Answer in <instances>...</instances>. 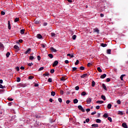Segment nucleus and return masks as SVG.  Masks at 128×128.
Wrapping results in <instances>:
<instances>
[{
	"label": "nucleus",
	"instance_id": "nucleus-1",
	"mask_svg": "<svg viewBox=\"0 0 128 128\" xmlns=\"http://www.w3.org/2000/svg\"><path fill=\"white\" fill-rule=\"evenodd\" d=\"M94 32H96V34H100V30H98V28H96L94 29Z\"/></svg>",
	"mask_w": 128,
	"mask_h": 128
},
{
	"label": "nucleus",
	"instance_id": "nucleus-2",
	"mask_svg": "<svg viewBox=\"0 0 128 128\" xmlns=\"http://www.w3.org/2000/svg\"><path fill=\"white\" fill-rule=\"evenodd\" d=\"M86 102L88 104H90L92 102V98H88L86 100Z\"/></svg>",
	"mask_w": 128,
	"mask_h": 128
},
{
	"label": "nucleus",
	"instance_id": "nucleus-3",
	"mask_svg": "<svg viewBox=\"0 0 128 128\" xmlns=\"http://www.w3.org/2000/svg\"><path fill=\"white\" fill-rule=\"evenodd\" d=\"M78 108H79V110H82V112H84V108H82V106H78Z\"/></svg>",
	"mask_w": 128,
	"mask_h": 128
},
{
	"label": "nucleus",
	"instance_id": "nucleus-4",
	"mask_svg": "<svg viewBox=\"0 0 128 128\" xmlns=\"http://www.w3.org/2000/svg\"><path fill=\"white\" fill-rule=\"evenodd\" d=\"M58 60H56L52 64V66H58Z\"/></svg>",
	"mask_w": 128,
	"mask_h": 128
},
{
	"label": "nucleus",
	"instance_id": "nucleus-5",
	"mask_svg": "<svg viewBox=\"0 0 128 128\" xmlns=\"http://www.w3.org/2000/svg\"><path fill=\"white\" fill-rule=\"evenodd\" d=\"M51 52H56V50L53 47L50 48Z\"/></svg>",
	"mask_w": 128,
	"mask_h": 128
},
{
	"label": "nucleus",
	"instance_id": "nucleus-6",
	"mask_svg": "<svg viewBox=\"0 0 128 128\" xmlns=\"http://www.w3.org/2000/svg\"><path fill=\"white\" fill-rule=\"evenodd\" d=\"M31 49L30 48H28L25 52V54H30Z\"/></svg>",
	"mask_w": 128,
	"mask_h": 128
},
{
	"label": "nucleus",
	"instance_id": "nucleus-7",
	"mask_svg": "<svg viewBox=\"0 0 128 128\" xmlns=\"http://www.w3.org/2000/svg\"><path fill=\"white\" fill-rule=\"evenodd\" d=\"M122 126L124 128H128V125L126 124V123H123L122 124Z\"/></svg>",
	"mask_w": 128,
	"mask_h": 128
},
{
	"label": "nucleus",
	"instance_id": "nucleus-8",
	"mask_svg": "<svg viewBox=\"0 0 128 128\" xmlns=\"http://www.w3.org/2000/svg\"><path fill=\"white\" fill-rule=\"evenodd\" d=\"M102 86L105 90H108V88H106V84H102Z\"/></svg>",
	"mask_w": 128,
	"mask_h": 128
},
{
	"label": "nucleus",
	"instance_id": "nucleus-9",
	"mask_svg": "<svg viewBox=\"0 0 128 128\" xmlns=\"http://www.w3.org/2000/svg\"><path fill=\"white\" fill-rule=\"evenodd\" d=\"M36 37L38 38H40V39L42 38V34H38L36 36Z\"/></svg>",
	"mask_w": 128,
	"mask_h": 128
},
{
	"label": "nucleus",
	"instance_id": "nucleus-10",
	"mask_svg": "<svg viewBox=\"0 0 128 128\" xmlns=\"http://www.w3.org/2000/svg\"><path fill=\"white\" fill-rule=\"evenodd\" d=\"M88 76V74H84L81 76L80 78H86V76Z\"/></svg>",
	"mask_w": 128,
	"mask_h": 128
},
{
	"label": "nucleus",
	"instance_id": "nucleus-11",
	"mask_svg": "<svg viewBox=\"0 0 128 128\" xmlns=\"http://www.w3.org/2000/svg\"><path fill=\"white\" fill-rule=\"evenodd\" d=\"M107 108L108 110H110V108H112V104H108Z\"/></svg>",
	"mask_w": 128,
	"mask_h": 128
},
{
	"label": "nucleus",
	"instance_id": "nucleus-12",
	"mask_svg": "<svg viewBox=\"0 0 128 128\" xmlns=\"http://www.w3.org/2000/svg\"><path fill=\"white\" fill-rule=\"evenodd\" d=\"M106 76V74H103L100 76V78H104Z\"/></svg>",
	"mask_w": 128,
	"mask_h": 128
},
{
	"label": "nucleus",
	"instance_id": "nucleus-13",
	"mask_svg": "<svg viewBox=\"0 0 128 128\" xmlns=\"http://www.w3.org/2000/svg\"><path fill=\"white\" fill-rule=\"evenodd\" d=\"M100 46H102V48H106V46H107L106 44H104V43H102V44H100Z\"/></svg>",
	"mask_w": 128,
	"mask_h": 128
},
{
	"label": "nucleus",
	"instance_id": "nucleus-14",
	"mask_svg": "<svg viewBox=\"0 0 128 128\" xmlns=\"http://www.w3.org/2000/svg\"><path fill=\"white\" fill-rule=\"evenodd\" d=\"M108 54H112V50L110 49H108L107 50Z\"/></svg>",
	"mask_w": 128,
	"mask_h": 128
},
{
	"label": "nucleus",
	"instance_id": "nucleus-15",
	"mask_svg": "<svg viewBox=\"0 0 128 128\" xmlns=\"http://www.w3.org/2000/svg\"><path fill=\"white\" fill-rule=\"evenodd\" d=\"M118 114H120V116H124V112L122 111H118Z\"/></svg>",
	"mask_w": 128,
	"mask_h": 128
},
{
	"label": "nucleus",
	"instance_id": "nucleus-16",
	"mask_svg": "<svg viewBox=\"0 0 128 128\" xmlns=\"http://www.w3.org/2000/svg\"><path fill=\"white\" fill-rule=\"evenodd\" d=\"M0 50H4V44L0 42Z\"/></svg>",
	"mask_w": 128,
	"mask_h": 128
},
{
	"label": "nucleus",
	"instance_id": "nucleus-17",
	"mask_svg": "<svg viewBox=\"0 0 128 128\" xmlns=\"http://www.w3.org/2000/svg\"><path fill=\"white\" fill-rule=\"evenodd\" d=\"M92 126H93L94 128H98V124H92Z\"/></svg>",
	"mask_w": 128,
	"mask_h": 128
},
{
	"label": "nucleus",
	"instance_id": "nucleus-18",
	"mask_svg": "<svg viewBox=\"0 0 128 128\" xmlns=\"http://www.w3.org/2000/svg\"><path fill=\"white\" fill-rule=\"evenodd\" d=\"M67 56H70V58H74V54H67Z\"/></svg>",
	"mask_w": 128,
	"mask_h": 128
},
{
	"label": "nucleus",
	"instance_id": "nucleus-19",
	"mask_svg": "<svg viewBox=\"0 0 128 128\" xmlns=\"http://www.w3.org/2000/svg\"><path fill=\"white\" fill-rule=\"evenodd\" d=\"M96 102V104H104V101H102V100H98Z\"/></svg>",
	"mask_w": 128,
	"mask_h": 128
},
{
	"label": "nucleus",
	"instance_id": "nucleus-20",
	"mask_svg": "<svg viewBox=\"0 0 128 128\" xmlns=\"http://www.w3.org/2000/svg\"><path fill=\"white\" fill-rule=\"evenodd\" d=\"M96 122H97L98 124H100V122H102V120H100V119H97L96 120Z\"/></svg>",
	"mask_w": 128,
	"mask_h": 128
},
{
	"label": "nucleus",
	"instance_id": "nucleus-21",
	"mask_svg": "<svg viewBox=\"0 0 128 128\" xmlns=\"http://www.w3.org/2000/svg\"><path fill=\"white\" fill-rule=\"evenodd\" d=\"M124 76H126V74H122L120 76V78L122 80H124Z\"/></svg>",
	"mask_w": 128,
	"mask_h": 128
},
{
	"label": "nucleus",
	"instance_id": "nucleus-22",
	"mask_svg": "<svg viewBox=\"0 0 128 128\" xmlns=\"http://www.w3.org/2000/svg\"><path fill=\"white\" fill-rule=\"evenodd\" d=\"M97 70L98 72H102V68H100V67H98L97 68Z\"/></svg>",
	"mask_w": 128,
	"mask_h": 128
},
{
	"label": "nucleus",
	"instance_id": "nucleus-23",
	"mask_svg": "<svg viewBox=\"0 0 128 128\" xmlns=\"http://www.w3.org/2000/svg\"><path fill=\"white\" fill-rule=\"evenodd\" d=\"M96 86V82H94V80L92 82V86L94 87Z\"/></svg>",
	"mask_w": 128,
	"mask_h": 128
},
{
	"label": "nucleus",
	"instance_id": "nucleus-24",
	"mask_svg": "<svg viewBox=\"0 0 128 128\" xmlns=\"http://www.w3.org/2000/svg\"><path fill=\"white\" fill-rule=\"evenodd\" d=\"M50 76V73L48 72L47 74H44L43 76Z\"/></svg>",
	"mask_w": 128,
	"mask_h": 128
},
{
	"label": "nucleus",
	"instance_id": "nucleus-25",
	"mask_svg": "<svg viewBox=\"0 0 128 128\" xmlns=\"http://www.w3.org/2000/svg\"><path fill=\"white\" fill-rule=\"evenodd\" d=\"M78 99H74V104H78Z\"/></svg>",
	"mask_w": 128,
	"mask_h": 128
},
{
	"label": "nucleus",
	"instance_id": "nucleus-26",
	"mask_svg": "<svg viewBox=\"0 0 128 128\" xmlns=\"http://www.w3.org/2000/svg\"><path fill=\"white\" fill-rule=\"evenodd\" d=\"M21 34H24V29H22L20 30Z\"/></svg>",
	"mask_w": 128,
	"mask_h": 128
},
{
	"label": "nucleus",
	"instance_id": "nucleus-27",
	"mask_svg": "<svg viewBox=\"0 0 128 128\" xmlns=\"http://www.w3.org/2000/svg\"><path fill=\"white\" fill-rule=\"evenodd\" d=\"M18 20H20V18H16L14 19V22H18Z\"/></svg>",
	"mask_w": 128,
	"mask_h": 128
},
{
	"label": "nucleus",
	"instance_id": "nucleus-28",
	"mask_svg": "<svg viewBox=\"0 0 128 128\" xmlns=\"http://www.w3.org/2000/svg\"><path fill=\"white\" fill-rule=\"evenodd\" d=\"M51 96H56V92H51Z\"/></svg>",
	"mask_w": 128,
	"mask_h": 128
},
{
	"label": "nucleus",
	"instance_id": "nucleus-29",
	"mask_svg": "<svg viewBox=\"0 0 128 128\" xmlns=\"http://www.w3.org/2000/svg\"><path fill=\"white\" fill-rule=\"evenodd\" d=\"M101 98H102V100H106V96L102 95L101 96Z\"/></svg>",
	"mask_w": 128,
	"mask_h": 128
},
{
	"label": "nucleus",
	"instance_id": "nucleus-30",
	"mask_svg": "<svg viewBox=\"0 0 128 128\" xmlns=\"http://www.w3.org/2000/svg\"><path fill=\"white\" fill-rule=\"evenodd\" d=\"M86 94V92H82L81 94V96H84Z\"/></svg>",
	"mask_w": 128,
	"mask_h": 128
},
{
	"label": "nucleus",
	"instance_id": "nucleus-31",
	"mask_svg": "<svg viewBox=\"0 0 128 128\" xmlns=\"http://www.w3.org/2000/svg\"><path fill=\"white\" fill-rule=\"evenodd\" d=\"M48 56H49L50 58H54V56H52V54H48Z\"/></svg>",
	"mask_w": 128,
	"mask_h": 128
},
{
	"label": "nucleus",
	"instance_id": "nucleus-32",
	"mask_svg": "<svg viewBox=\"0 0 128 128\" xmlns=\"http://www.w3.org/2000/svg\"><path fill=\"white\" fill-rule=\"evenodd\" d=\"M108 114H106V113L104 114V118H108Z\"/></svg>",
	"mask_w": 128,
	"mask_h": 128
},
{
	"label": "nucleus",
	"instance_id": "nucleus-33",
	"mask_svg": "<svg viewBox=\"0 0 128 128\" xmlns=\"http://www.w3.org/2000/svg\"><path fill=\"white\" fill-rule=\"evenodd\" d=\"M10 52H8L6 54V58H8V56H10Z\"/></svg>",
	"mask_w": 128,
	"mask_h": 128
},
{
	"label": "nucleus",
	"instance_id": "nucleus-34",
	"mask_svg": "<svg viewBox=\"0 0 128 128\" xmlns=\"http://www.w3.org/2000/svg\"><path fill=\"white\" fill-rule=\"evenodd\" d=\"M108 120L110 121V122H112V118L110 117H108Z\"/></svg>",
	"mask_w": 128,
	"mask_h": 128
},
{
	"label": "nucleus",
	"instance_id": "nucleus-35",
	"mask_svg": "<svg viewBox=\"0 0 128 128\" xmlns=\"http://www.w3.org/2000/svg\"><path fill=\"white\" fill-rule=\"evenodd\" d=\"M6 86H3L2 84H0V88H5Z\"/></svg>",
	"mask_w": 128,
	"mask_h": 128
},
{
	"label": "nucleus",
	"instance_id": "nucleus-36",
	"mask_svg": "<svg viewBox=\"0 0 128 128\" xmlns=\"http://www.w3.org/2000/svg\"><path fill=\"white\" fill-rule=\"evenodd\" d=\"M76 90H80V86H76L75 87Z\"/></svg>",
	"mask_w": 128,
	"mask_h": 128
},
{
	"label": "nucleus",
	"instance_id": "nucleus-37",
	"mask_svg": "<svg viewBox=\"0 0 128 128\" xmlns=\"http://www.w3.org/2000/svg\"><path fill=\"white\" fill-rule=\"evenodd\" d=\"M14 48H15V50H18V46L15 45L14 46Z\"/></svg>",
	"mask_w": 128,
	"mask_h": 128
},
{
	"label": "nucleus",
	"instance_id": "nucleus-38",
	"mask_svg": "<svg viewBox=\"0 0 128 128\" xmlns=\"http://www.w3.org/2000/svg\"><path fill=\"white\" fill-rule=\"evenodd\" d=\"M116 104H121L120 100H118L116 101Z\"/></svg>",
	"mask_w": 128,
	"mask_h": 128
},
{
	"label": "nucleus",
	"instance_id": "nucleus-39",
	"mask_svg": "<svg viewBox=\"0 0 128 128\" xmlns=\"http://www.w3.org/2000/svg\"><path fill=\"white\" fill-rule=\"evenodd\" d=\"M52 82V80L51 78H49L48 79V82Z\"/></svg>",
	"mask_w": 128,
	"mask_h": 128
},
{
	"label": "nucleus",
	"instance_id": "nucleus-40",
	"mask_svg": "<svg viewBox=\"0 0 128 128\" xmlns=\"http://www.w3.org/2000/svg\"><path fill=\"white\" fill-rule=\"evenodd\" d=\"M72 40H76V36L74 35L72 37Z\"/></svg>",
	"mask_w": 128,
	"mask_h": 128
},
{
	"label": "nucleus",
	"instance_id": "nucleus-41",
	"mask_svg": "<svg viewBox=\"0 0 128 128\" xmlns=\"http://www.w3.org/2000/svg\"><path fill=\"white\" fill-rule=\"evenodd\" d=\"M78 70V68L76 67L72 68V72H74L75 70Z\"/></svg>",
	"mask_w": 128,
	"mask_h": 128
},
{
	"label": "nucleus",
	"instance_id": "nucleus-42",
	"mask_svg": "<svg viewBox=\"0 0 128 128\" xmlns=\"http://www.w3.org/2000/svg\"><path fill=\"white\" fill-rule=\"evenodd\" d=\"M88 66H92V63L89 62L88 64Z\"/></svg>",
	"mask_w": 128,
	"mask_h": 128
},
{
	"label": "nucleus",
	"instance_id": "nucleus-43",
	"mask_svg": "<svg viewBox=\"0 0 128 128\" xmlns=\"http://www.w3.org/2000/svg\"><path fill=\"white\" fill-rule=\"evenodd\" d=\"M34 58L33 56H30V60H32Z\"/></svg>",
	"mask_w": 128,
	"mask_h": 128
},
{
	"label": "nucleus",
	"instance_id": "nucleus-44",
	"mask_svg": "<svg viewBox=\"0 0 128 128\" xmlns=\"http://www.w3.org/2000/svg\"><path fill=\"white\" fill-rule=\"evenodd\" d=\"M78 62H80L78 61V60H76V62H75L76 66H78Z\"/></svg>",
	"mask_w": 128,
	"mask_h": 128
},
{
	"label": "nucleus",
	"instance_id": "nucleus-45",
	"mask_svg": "<svg viewBox=\"0 0 128 128\" xmlns=\"http://www.w3.org/2000/svg\"><path fill=\"white\" fill-rule=\"evenodd\" d=\"M106 82H110V78H107L106 79Z\"/></svg>",
	"mask_w": 128,
	"mask_h": 128
},
{
	"label": "nucleus",
	"instance_id": "nucleus-46",
	"mask_svg": "<svg viewBox=\"0 0 128 128\" xmlns=\"http://www.w3.org/2000/svg\"><path fill=\"white\" fill-rule=\"evenodd\" d=\"M16 82H20V78H17Z\"/></svg>",
	"mask_w": 128,
	"mask_h": 128
},
{
	"label": "nucleus",
	"instance_id": "nucleus-47",
	"mask_svg": "<svg viewBox=\"0 0 128 128\" xmlns=\"http://www.w3.org/2000/svg\"><path fill=\"white\" fill-rule=\"evenodd\" d=\"M80 70H84V66H81L80 68Z\"/></svg>",
	"mask_w": 128,
	"mask_h": 128
},
{
	"label": "nucleus",
	"instance_id": "nucleus-48",
	"mask_svg": "<svg viewBox=\"0 0 128 128\" xmlns=\"http://www.w3.org/2000/svg\"><path fill=\"white\" fill-rule=\"evenodd\" d=\"M34 64H32V62L31 63H28V66H32Z\"/></svg>",
	"mask_w": 128,
	"mask_h": 128
},
{
	"label": "nucleus",
	"instance_id": "nucleus-49",
	"mask_svg": "<svg viewBox=\"0 0 128 128\" xmlns=\"http://www.w3.org/2000/svg\"><path fill=\"white\" fill-rule=\"evenodd\" d=\"M51 36H56V34L52 32Z\"/></svg>",
	"mask_w": 128,
	"mask_h": 128
},
{
	"label": "nucleus",
	"instance_id": "nucleus-50",
	"mask_svg": "<svg viewBox=\"0 0 128 128\" xmlns=\"http://www.w3.org/2000/svg\"><path fill=\"white\" fill-rule=\"evenodd\" d=\"M58 100L60 102H62V98H58Z\"/></svg>",
	"mask_w": 128,
	"mask_h": 128
},
{
	"label": "nucleus",
	"instance_id": "nucleus-51",
	"mask_svg": "<svg viewBox=\"0 0 128 128\" xmlns=\"http://www.w3.org/2000/svg\"><path fill=\"white\" fill-rule=\"evenodd\" d=\"M1 14L2 16H4V14H6V12H4V11H2Z\"/></svg>",
	"mask_w": 128,
	"mask_h": 128
},
{
	"label": "nucleus",
	"instance_id": "nucleus-52",
	"mask_svg": "<svg viewBox=\"0 0 128 128\" xmlns=\"http://www.w3.org/2000/svg\"><path fill=\"white\" fill-rule=\"evenodd\" d=\"M44 70V67H40L39 69L38 70L40 72V70Z\"/></svg>",
	"mask_w": 128,
	"mask_h": 128
},
{
	"label": "nucleus",
	"instance_id": "nucleus-53",
	"mask_svg": "<svg viewBox=\"0 0 128 128\" xmlns=\"http://www.w3.org/2000/svg\"><path fill=\"white\" fill-rule=\"evenodd\" d=\"M50 72H51V74H54V69H52L50 70Z\"/></svg>",
	"mask_w": 128,
	"mask_h": 128
},
{
	"label": "nucleus",
	"instance_id": "nucleus-54",
	"mask_svg": "<svg viewBox=\"0 0 128 128\" xmlns=\"http://www.w3.org/2000/svg\"><path fill=\"white\" fill-rule=\"evenodd\" d=\"M43 26H48V22H44Z\"/></svg>",
	"mask_w": 128,
	"mask_h": 128
},
{
	"label": "nucleus",
	"instance_id": "nucleus-55",
	"mask_svg": "<svg viewBox=\"0 0 128 128\" xmlns=\"http://www.w3.org/2000/svg\"><path fill=\"white\" fill-rule=\"evenodd\" d=\"M16 68L17 72L20 71V67L17 66V67Z\"/></svg>",
	"mask_w": 128,
	"mask_h": 128
},
{
	"label": "nucleus",
	"instance_id": "nucleus-56",
	"mask_svg": "<svg viewBox=\"0 0 128 128\" xmlns=\"http://www.w3.org/2000/svg\"><path fill=\"white\" fill-rule=\"evenodd\" d=\"M42 46L43 48H46V44H42Z\"/></svg>",
	"mask_w": 128,
	"mask_h": 128
},
{
	"label": "nucleus",
	"instance_id": "nucleus-57",
	"mask_svg": "<svg viewBox=\"0 0 128 128\" xmlns=\"http://www.w3.org/2000/svg\"><path fill=\"white\" fill-rule=\"evenodd\" d=\"M70 100H67L66 101V104H70Z\"/></svg>",
	"mask_w": 128,
	"mask_h": 128
},
{
	"label": "nucleus",
	"instance_id": "nucleus-58",
	"mask_svg": "<svg viewBox=\"0 0 128 128\" xmlns=\"http://www.w3.org/2000/svg\"><path fill=\"white\" fill-rule=\"evenodd\" d=\"M96 114V111H94V112H92L91 114H92V116H94V114Z\"/></svg>",
	"mask_w": 128,
	"mask_h": 128
},
{
	"label": "nucleus",
	"instance_id": "nucleus-59",
	"mask_svg": "<svg viewBox=\"0 0 128 128\" xmlns=\"http://www.w3.org/2000/svg\"><path fill=\"white\" fill-rule=\"evenodd\" d=\"M8 100H9L10 102H12V100H14L12 98H8Z\"/></svg>",
	"mask_w": 128,
	"mask_h": 128
},
{
	"label": "nucleus",
	"instance_id": "nucleus-60",
	"mask_svg": "<svg viewBox=\"0 0 128 128\" xmlns=\"http://www.w3.org/2000/svg\"><path fill=\"white\" fill-rule=\"evenodd\" d=\"M29 80H32L34 78V77L32 76H30L28 77Z\"/></svg>",
	"mask_w": 128,
	"mask_h": 128
},
{
	"label": "nucleus",
	"instance_id": "nucleus-61",
	"mask_svg": "<svg viewBox=\"0 0 128 128\" xmlns=\"http://www.w3.org/2000/svg\"><path fill=\"white\" fill-rule=\"evenodd\" d=\"M100 106H96V110H100Z\"/></svg>",
	"mask_w": 128,
	"mask_h": 128
},
{
	"label": "nucleus",
	"instance_id": "nucleus-62",
	"mask_svg": "<svg viewBox=\"0 0 128 128\" xmlns=\"http://www.w3.org/2000/svg\"><path fill=\"white\" fill-rule=\"evenodd\" d=\"M86 122H90V118H87L86 120Z\"/></svg>",
	"mask_w": 128,
	"mask_h": 128
},
{
	"label": "nucleus",
	"instance_id": "nucleus-63",
	"mask_svg": "<svg viewBox=\"0 0 128 128\" xmlns=\"http://www.w3.org/2000/svg\"><path fill=\"white\" fill-rule=\"evenodd\" d=\"M68 62H69L68 60H65V64H68Z\"/></svg>",
	"mask_w": 128,
	"mask_h": 128
},
{
	"label": "nucleus",
	"instance_id": "nucleus-64",
	"mask_svg": "<svg viewBox=\"0 0 128 128\" xmlns=\"http://www.w3.org/2000/svg\"><path fill=\"white\" fill-rule=\"evenodd\" d=\"M38 60H40V56H38Z\"/></svg>",
	"mask_w": 128,
	"mask_h": 128
}]
</instances>
